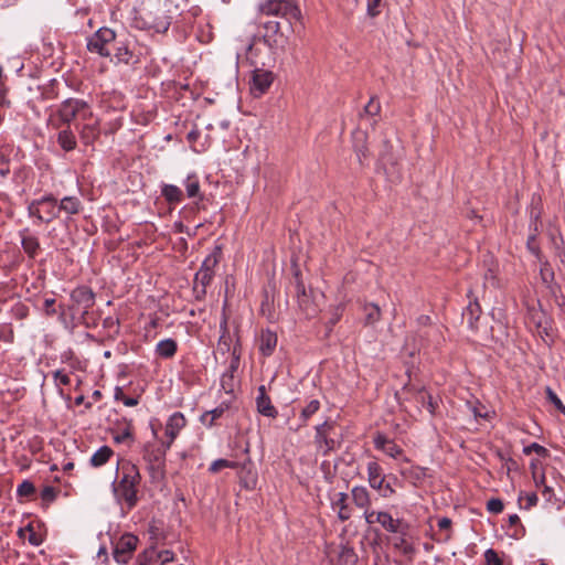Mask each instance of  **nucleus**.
Here are the masks:
<instances>
[{
	"instance_id": "10",
	"label": "nucleus",
	"mask_w": 565,
	"mask_h": 565,
	"mask_svg": "<svg viewBox=\"0 0 565 565\" xmlns=\"http://www.w3.org/2000/svg\"><path fill=\"white\" fill-rule=\"evenodd\" d=\"M141 29L153 31L156 33H166L170 25L172 18L167 14L164 10L158 9L156 12L146 11L140 17Z\"/></svg>"
},
{
	"instance_id": "34",
	"label": "nucleus",
	"mask_w": 565,
	"mask_h": 565,
	"mask_svg": "<svg viewBox=\"0 0 565 565\" xmlns=\"http://www.w3.org/2000/svg\"><path fill=\"white\" fill-rule=\"evenodd\" d=\"M221 254V247L216 246L214 250L205 257L199 271L214 274V268L220 262Z\"/></svg>"
},
{
	"instance_id": "6",
	"label": "nucleus",
	"mask_w": 565,
	"mask_h": 565,
	"mask_svg": "<svg viewBox=\"0 0 565 565\" xmlns=\"http://www.w3.org/2000/svg\"><path fill=\"white\" fill-rule=\"evenodd\" d=\"M116 42V33L110 28H100L87 39V50L103 57L113 56V45Z\"/></svg>"
},
{
	"instance_id": "7",
	"label": "nucleus",
	"mask_w": 565,
	"mask_h": 565,
	"mask_svg": "<svg viewBox=\"0 0 565 565\" xmlns=\"http://www.w3.org/2000/svg\"><path fill=\"white\" fill-rule=\"evenodd\" d=\"M295 291L299 311L303 315L306 319L316 318L321 310L317 297L313 295L312 291H310L309 294L306 291L305 285L300 279V275L298 271L295 274Z\"/></svg>"
},
{
	"instance_id": "27",
	"label": "nucleus",
	"mask_w": 565,
	"mask_h": 565,
	"mask_svg": "<svg viewBox=\"0 0 565 565\" xmlns=\"http://www.w3.org/2000/svg\"><path fill=\"white\" fill-rule=\"evenodd\" d=\"M58 214L64 212L67 215L78 214L82 210V202L77 196H64L60 203H57Z\"/></svg>"
},
{
	"instance_id": "19",
	"label": "nucleus",
	"mask_w": 565,
	"mask_h": 565,
	"mask_svg": "<svg viewBox=\"0 0 565 565\" xmlns=\"http://www.w3.org/2000/svg\"><path fill=\"white\" fill-rule=\"evenodd\" d=\"M332 509L337 512V515L340 521H348L352 515V509L348 503V494L344 492H339L335 494L332 500Z\"/></svg>"
},
{
	"instance_id": "44",
	"label": "nucleus",
	"mask_w": 565,
	"mask_h": 565,
	"mask_svg": "<svg viewBox=\"0 0 565 565\" xmlns=\"http://www.w3.org/2000/svg\"><path fill=\"white\" fill-rule=\"evenodd\" d=\"M114 397H115L116 401L122 402L124 405H126L128 407H132V406H136L138 404V398L126 396L124 391H122V388L119 387V386H117L115 388Z\"/></svg>"
},
{
	"instance_id": "58",
	"label": "nucleus",
	"mask_w": 565,
	"mask_h": 565,
	"mask_svg": "<svg viewBox=\"0 0 565 565\" xmlns=\"http://www.w3.org/2000/svg\"><path fill=\"white\" fill-rule=\"evenodd\" d=\"M380 495L383 498H390L395 493V489L391 486V483H382V490H377Z\"/></svg>"
},
{
	"instance_id": "9",
	"label": "nucleus",
	"mask_w": 565,
	"mask_h": 565,
	"mask_svg": "<svg viewBox=\"0 0 565 565\" xmlns=\"http://www.w3.org/2000/svg\"><path fill=\"white\" fill-rule=\"evenodd\" d=\"M262 12L267 15H281L287 19L289 23L294 20L299 21L301 18L300 9L292 0H267L266 3L262 6Z\"/></svg>"
},
{
	"instance_id": "30",
	"label": "nucleus",
	"mask_w": 565,
	"mask_h": 565,
	"mask_svg": "<svg viewBox=\"0 0 565 565\" xmlns=\"http://www.w3.org/2000/svg\"><path fill=\"white\" fill-rule=\"evenodd\" d=\"M113 455L114 450L109 446H102L93 454L89 462L94 468H99L107 463Z\"/></svg>"
},
{
	"instance_id": "11",
	"label": "nucleus",
	"mask_w": 565,
	"mask_h": 565,
	"mask_svg": "<svg viewBox=\"0 0 565 565\" xmlns=\"http://www.w3.org/2000/svg\"><path fill=\"white\" fill-rule=\"evenodd\" d=\"M138 537L134 534H124L114 546V558L119 564H126L137 547Z\"/></svg>"
},
{
	"instance_id": "16",
	"label": "nucleus",
	"mask_w": 565,
	"mask_h": 565,
	"mask_svg": "<svg viewBox=\"0 0 565 565\" xmlns=\"http://www.w3.org/2000/svg\"><path fill=\"white\" fill-rule=\"evenodd\" d=\"M258 395L256 397V407L259 414L269 418H276L278 411L273 405L270 397L266 392L265 385H260L257 390Z\"/></svg>"
},
{
	"instance_id": "47",
	"label": "nucleus",
	"mask_w": 565,
	"mask_h": 565,
	"mask_svg": "<svg viewBox=\"0 0 565 565\" xmlns=\"http://www.w3.org/2000/svg\"><path fill=\"white\" fill-rule=\"evenodd\" d=\"M394 546L407 555L414 552V548L409 542L405 539V535H401L395 539Z\"/></svg>"
},
{
	"instance_id": "8",
	"label": "nucleus",
	"mask_w": 565,
	"mask_h": 565,
	"mask_svg": "<svg viewBox=\"0 0 565 565\" xmlns=\"http://www.w3.org/2000/svg\"><path fill=\"white\" fill-rule=\"evenodd\" d=\"M364 519L367 524H381L382 527L390 533L406 535L409 529L408 523H406L404 520L394 519L388 512L385 511H365Z\"/></svg>"
},
{
	"instance_id": "29",
	"label": "nucleus",
	"mask_w": 565,
	"mask_h": 565,
	"mask_svg": "<svg viewBox=\"0 0 565 565\" xmlns=\"http://www.w3.org/2000/svg\"><path fill=\"white\" fill-rule=\"evenodd\" d=\"M414 399L417 404H419L422 407L427 408V411L434 415L437 403L434 401L433 396L426 391L425 387H420L415 391L414 393Z\"/></svg>"
},
{
	"instance_id": "20",
	"label": "nucleus",
	"mask_w": 565,
	"mask_h": 565,
	"mask_svg": "<svg viewBox=\"0 0 565 565\" xmlns=\"http://www.w3.org/2000/svg\"><path fill=\"white\" fill-rule=\"evenodd\" d=\"M65 127L61 129L57 134V143L58 146L66 152L73 151L76 146V137L74 131L71 128V124H64Z\"/></svg>"
},
{
	"instance_id": "57",
	"label": "nucleus",
	"mask_w": 565,
	"mask_h": 565,
	"mask_svg": "<svg viewBox=\"0 0 565 565\" xmlns=\"http://www.w3.org/2000/svg\"><path fill=\"white\" fill-rule=\"evenodd\" d=\"M158 557L161 559V565H167L174 559V554L171 551L164 550L159 552Z\"/></svg>"
},
{
	"instance_id": "39",
	"label": "nucleus",
	"mask_w": 565,
	"mask_h": 565,
	"mask_svg": "<svg viewBox=\"0 0 565 565\" xmlns=\"http://www.w3.org/2000/svg\"><path fill=\"white\" fill-rule=\"evenodd\" d=\"M184 185L189 198H196L200 195V182L195 175H189Z\"/></svg>"
},
{
	"instance_id": "23",
	"label": "nucleus",
	"mask_w": 565,
	"mask_h": 565,
	"mask_svg": "<svg viewBox=\"0 0 565 565\" xmlns=\"http://www.w3.org/2000/svg\"><path fill=\"white\" fill-rule=\"evenodd\" d=\"M277 345V334L269 330H263L259 337V351L263 355L269 356L273 354Z\"/></svg>"
},
{
	"instance_id": "5",
	"label": "nucleus",
	"mask_w": 565,
	"mask_h": 565,
	"mask_svg": "<svg viewBox=\"0 0 565 565\" xmlns=\"http://www.w3.org/2000/svg\"><path fill=\"white\" fill-rule=\"evenodd\" d=\"M28 214L39 223H51L60 216L57 199L53 194H46L31 201L28 205Z\"/></svg>"
},
{
	"instance_id": "46",
	"label": "nucleus",
	"mask_w": 565,
	"mask_h": 565,
	"mask_svg": "<svg viewBox=\"0 0 565 565\" xmlns=\"http://www.w3.org/2000/svg\"><path fill=\"white\" fill-rule=\"evenodd\" d=\"M35 492V487L34 484L29 481V480H24L22 481L18 488H17V495L18 497H30L32 494H34Z\"/></svg>"
},
{
	"instance_id": "15",
	"label": "nucleus",
	"mask_w": 565,
	"mask_h": 565,
	"mask_svg": "<svg viewBox=\"0 0 565 565\" xmlns=\"http://www.w3.org/2000/svg\"><path fill=\"white\" fill-rule=\"evenodd\" d=\"M71 299L77 306H79L84 312H88L95 305V294L87 286H79L71 292Z\"/></svg>"
},
{
	"instance_id": "37",
	"label": "nucleus",
	"mask_w": 565,
	"mask_h": 565,
	"mask_svg": "<svg viewBox=\"0 0 565 565\" xmlns=\"http://www.w3.org/2000/svg\"><path fill=\"white\" fill-rule=\"evenodd\" d=\"M320 409V402L318 399H311L300 412V419L302 425H307L308 420Z\"/></svg>"
},
{
	"instance_id": "3",
	"label": "nucleus",
	"mask_w": 565,
	"mask_h": 565,
	"mask_svg": "<svg viewBox=\"0 0 565 565\" xmlns=\"http://www.w3.org/2000/svg\"><path fill=\"white\" fill-rule=\"evenodd\" d=\"M170 448L163 444H147L143 450V459L147 462V470L151 482L158 483L166 478V454Z\"/></svg>"
},
{
	"instance_id": "43",
	"label": "nucleus",
	"mask_w": 565,
	"mask_h": 565,
	"mask_svg": "<svg viewBox=\"0 0 565 565\" xmlns=\"http://www.w3.org/2000/svg\"><path fill=\"white\" fill-rule=\"evenodd\" d=\"M545 394H546V399L550 403H552L555 406V408L565 416V405L559 399L557 394L548 386L545 390Z\"/></svg>"
},
{
	"instance_id": "54",
	"label": "nucleus",
	"mask_w": 565,
	"mask_h": 565,
	"mask_svg": "<svg viewBox=\"0 0 565 565\" xmlns=\"http://www.w3.org/2000/svg\"><path fill=\"white\" fill-rule=\"evenodd\" d=\"M382 0H367V14L371 18H375L380 14V7Z\"/></svg>"
},
{
	"instance_id": "28",
	"label": "nucleus",
	"mask_w": 565,
	"mask_h": 565,
	"mask_svg": "<svg viewBox=\"0 0 565 565\" xmlns=\"http://www.w3.org/2000/svg\"><path fill=\"white\" fill-rule=\"evenodd\" d=\"M402 477L409 480L413 483H417L424 480L426 477V469L416 465L409 467L401 466L398 469Z\"/></svg>"
},
{
	"instance_id": "1",
	"label": "nucleus",
	"mask_w": 565,
	"mask_h": 565,
	"mask_svg": "<svg viewBox=\"0 0 565 565\" xmlns=\"http://www.w3.org/2000/svg\"><path fill=\"white\" fill-rule=\"evenodd\" d=\"M56 115L62 124H71L74 120L75 129L84 146H93L100 136V119L94 115L87 102L79 98L63 100Z\"/></svg>"
},
{
	"instance_id": "41",
	"label": "nucleus",
	"mask_w": 565,
	"mask_h": 565,
	"mask_svg": "<svg viewBox=\"0 0 565 565\" xmlns=\"http://www.w3.org/2000/svg\"><path fill=\"white\" fill-rule=\"evenodd\" d=\"M238 466H239V463L236 461H230L226 459H216L211 463L209 471L212 473H216L224 468L237 469Z\"/></svg>"
},
{
	"instance_id": "2",
	"label": "nucleus",
	"mask_w": 565,
	"mask_h": 565,
	"mask_svg": "<svg viewBox=\"0 0 565 565\" xmlns=\"http://www.w3.org/2000/svg\"><path fill=\"white\" fill-rule=\"evenodd\" d=\"M141 475L136 465L126 459L117 460V475L111 483L115 501L127 511L136 508Z\"/></svg>"
},
{
	"instance_id": "17",
	"label": "nucleus",
	"mask_w": 565,
	"mask_h": 565,
	"mask_svg": "<svg viewBox=\"0 0 565 565\" xmlns=\"http://www.w3.org/2000/svg\"><path fill=\"white\" fill-rule=\"evenodd\" d=\"M367 481L372 489L382 490V483L385 482V476L380 463L375 460L369 461L366 466Z\"/></svg>"
},
{
	"instance_id": "26",
	"label": "nucleus",
	"mask_w": 565,
	"mask_h": 565,
	"mask_svg": "<svg viewBox=\"0 0 565 565\" xmlns=\"http://www.w3.org/2000/svg\"><path fill=\"white\" fill-rule=\"evenodd\" d=\"M20 236L23 250L28 254L29 257L34 258L40 249L38 237L30 234L29 230H23L20 233Z\"/></svg>"
},
{
	"instance_id": "56",
	"label": "nucleus",
	"mask_w": 565,
	"mask_h": 565,
	"mask_svg": "<svg viewBox=\"0 0 565 565\" xmlns=\"http://www.w3.org/2000/svg\"><path fill=\"white\" fill-rule=\"evenodd\" d=\"M396 166L397 164L395 162H392L391 163V168H390L386 162L384 163L386 173L388 175H391V178L393 180H399L401 179V173H399L398 169H396Z\"/></svg>"
},
{
	"instance_id": "49",
	"label": "nucleus",
	"mask_w": 565,
	"mask_h": 565,
	"mask_svg": "<svg viewBox=\"0 0 565 565\" xmlns=\"http://www.w3.org/2000/svg\"><path fill=\"white\" fill-rule=\"evenodd\" d=\"M486 565H503L499 554L493 548H488L484 552Z\"/></svg>"
},
{
	"instance_id": "25",
	"label": "nucleus",
	"mask_w": 565,
	"mask_h": 565,
	"mask_svg": "<svg viewBox=\"0 0 565 565\" xmlns=\"http://www.w3.org/2000/svg\"><path fill=\"white\" fill-rule=\"evenodd\" d=\"M178 351V343L174 339L168 338L159 341L156 345L154 353L161 359H172Z\"/></svg>"
},
{
	"instance_id": "48",
	"label": "nucleus",
	"mask_w": 565,
	"mask_h": 565,
	"mask_svg": "<svg viewBox=\"0 0 565 565\" xmlns=\"http://www.w3.org/2000/svg\"><path fill=\"white\" fill-rule=\"evenodd\" d=\"M57 493L58 491L54 487L46 486L41 491V498L46 504H50L56 499Z\"/></svg>"
},
{
	"instance_id": "14",
	"label": "nucleus",
	"mask_w": 565,
	"mask_h": 565,
	"mask_svg": "<svg viewBox=\"0 0 565 565\" xmlns=\"http://www.w3.org/2000/svg\"><path fill=\"white\" fill-rule=\"evenodd\" d=\"M467 296L470 301L462 312V318L467 321L468 327L471 330H476L478 328L477 323L481 317L482 309L471 289L468 291Z\"/></svg>"
},
{
	"instance_id": "63",
	"label": "nucleus",
	"mask_w": 565,
	"mask_h": 565,
	"mask_svg": "<svg viewBox=\"0 0 565 565\" xmlns=\"http://www.w3.org/2000/svg\"><path fill=\"white\" fill-rule=\"evenodd\" d=\"M28 530L31 532L30 536H29V543L34 545V546H39L41 544V540L39 539V536L33 532V529L31 527V525L28 526Z\"/></svg>"
},
{
	"instance_id": "13",
	"label": "nucleus",
	"mask_w": 565,
	"mask_h": 565,
	"mask_svg": "<svg viewBox=\"0 0 565 565\" xmlns=\"http://www.w3.org/2000/svg\"><path fill=\"white\" fill-rule=\"evenodd\" d=\"M186 419L184 415L181 412L173 413L167 420L166 424V437L167 440L162 441L166 446V448H170L174 441V439L178 437L180 431L185 427Z\"/></svg>"
},
{
	"instance_id": "53",
	"label": "nucleus",
	"mask_w": 565,
	"mask_h": 565,
	"mask_svg": "<svg viewBox=\"0 0 565 565\" xmlns=\"http://www.w3.org/2000/svg\"><path fill=\"white\" fill-rule=\"evenodd\" d=\"M335 423L331 419L324 420L315 427L316 433L331 434L334 429Z\"/></svg>"
},
{
	"instance_id": "21",
	"label": "nucleus",
	"mask_w": 565,
	"mask_h": 565,
	"mask_svg": "<svg viewBox=\"0 0 565 565\" xmlns=\"http://www.w3.org/2000/svg\"><path fill=\"white\" fill-rule=\"evenodd\" d=\"M214 274L198 271L194 276L193 292L198 300L206 295V288L212 282Z\"/></svg>"
},
{
	"instance_id": "60",
	"label": "nucleus",
	"mask_w": 565,
	"mask_h": 565,
	"mask_svg": "<svg viewBox=\"0 0 565 565\" xmlns=\"http://www.w3.org/2000/svg\"><path fill=\"white\" fill-rule=\"evenodd\" d=\"M524 499L526 501L525 509H530L537 503V495L534 492L525 493Z\"/></svg>"
},
{
	"instance_id": "22",
	"label": "nucleus",
	"mask_w": 565,
	"mask_h": 565,
	"mask_svg": "<svg viewBox=\"0 0 565 565\" xmlns=\"http://www.w3.org/2000/svg\"><path fill=\"white\" fill-rule=\"evenodd\" d=\"M113 55L118 63L129 64L137 62V58H135V55L130 50L129 45L121 41L116 40V42L114 43Z\"/></svg>"
},
{
	"instance_id": "31",
	"label": "nucleus",
	"mask_w": 565,
	"mask_h": 565,
	"mask_svg": "<svg viewBox=\"0 0 565 565\" xmlns=\"http://www.w3.org/2000/svg\"><path fill=\"white\" fill-rule=\"evenodd\" d=\"M227 409H228V405L225 403H222L214 409L205 412L201 416V423L207 427H212L215 425V422L218 418H221Z\"/></svg>"
},
{
	"instance_id": "52",
	"label": "nucleus",
	"mask_w": 565,
	"mask_h": 565,
	"mask_svg": "<svg viewBox=\"0 0 565 565\" xmlns=\"http://www.w3.org/2000/svg\"><path fill=\"white\" fill-rule=\"evenodd\" d=\"M503 502L498 498H492L487 502V510L490 513L499 514L503 511Z\"/></svg>"
},
{
	"instance_id": "35",
	"label": "nucleus",
	"mask_w": 565,
	"mask_h": 565,
	"mask_svg": "<svg viewBox=\"0 0 565 565\" xmlns=\"http://www.w3.org/2000/svg\"><path fill=\"white\" fill-rule=\"evenodd\" d=\"M508 534L513 539H521L525 534V529L521 524V520L518 514H511L509 516Z\"/></svg>"
},
{
	"instance_id": "51",
	"label": "nucleus",
	"mask_w": 565,
	"mask_h": 565,
	"mask_svg": "<svg viewBox=\"0 0 565 565\" xmlns=\"http://www.w3.org/2000/svg\"><path fill=\"white\" fill-rule=\"evenodd\" d=\"M523 452L525 455H530L531 452H535L539 456L546 457L548 455V451L545 447L541 446L537 443H532L531 445L523 448Z\"/></svg>"
},
{
	"instance_id": "32",
	"label": "nucleus",
	"mask_w": 565,
	"mask_h": 565,
	"mask_svg": "<svg viewBox=\"0 0 565 565\" xmlns=\"http://www.w3.org/2000/svg\"><path fill=\"white\" fill-rule=\"evenodd\" d=\"M161 195L169 204H179L183 200L181 189L173 184H163Z\"/></svg>"
},
{
	"instance_id": "33",
	"label": "nucleus",
	"mask_w": 565,
	"mask_h": 565,
	"mask_svg": "<svg viewBox=\"0 0 565 565\" xmlns=\"http://www.w3.org/2000/svg\"><path fill=\"white\" fill-rule=\"evenodd\" d=\"M354 152L358 157V160L361 164H363L369 159V148L365 143V135L360 132L354 137Z\"/></svg>"
},
{
	"instance_id": "4",
	"label": "nucleus",
	"mask_w": 565,
	"mask_h": 565,
	"mask_svg": "<svg viewBox=\"0 0 565 565\" xmlns=\"http://www.w3.org/2000/svg\"><path fill=\"white\" fill-rule=\"evenodd\" d=\"M256 49L253 43H249L246 47V60L252 66H255L250 81V92L253 96L260 97L264 95L274 82V74L268 70H264L257 66L255 61Z\"/></svg>"
},
{
	"instance_id": "36",
	"label": "nucleus",
	"mask_w": 565,
	"mask_h": 565,
	"mask_svg": "<svg viewBox=\"0 0 565 565\" xmlns=\"http://www.w3.org/2000/svg\"><path fill=\"white\" fill-rule=\"evenodd\" d=\"M238 468H241V473L245 472L244 476H241L243 487L246 489H254L257 483V475L247 468L246 463L239 465Z\"/></svg>"
},
{
	"instance_id": "18",
	"label": "nucleus",
	"mask_w": 565,
	"mask_h": 565,
	"mask_svg": "<svg viewBox=\"0 0 565 565\" xmlns=\"http://www.w3.org/2000/svg\"><path fill=\"white\" fill-rule=\"evenodd\" d=\"M331 434L316 433L315 444L318 452L322 456H328L331 451L340 447L341 443L333 439Z\"/></svg>"
},
{
	"instance_id": "12",
	"label": "nucleus",
	"mask_w": 565,
	"mask_h": 565,
	"mask_svg": "<svg viewBox=\"0 0 565 565\" xmlns=\"http://www.w3.org/2000/svg\"><path fill=\"white\" fill-rule=\"evenodd\" d=\"M374 447L383 451L385 455L398 459L402 458L404 463H409L407 457H403V449L392 439L387 438L384 434L377 433L373 438Z\"/></svg>"
},
{
	"instance_id": "50",
	"label": "nucleus",
	"mask_w": 565,
	"mask_h": 565,
	"mask_svg": "<svg viewBox=\"0 0 565 565\" xmlns=\"http://www.w3.org/2000/svg\"><path fill=\"white\" fill-rule=\"evenodd\" d=\"M381 111V104L375 97H371L364 107V113L370 116H376Z\"/></svg>"
},
{
	"instance_id": "38",
	"label": "nucleus",
	"mask_w": 565,
	"mask_h": 565,
	"mask_svg": "<svg viewBox=\"0 0 565 565\" xmlns=\"http://www.w3.org/2000/svg\"><path fill=\"white\" fill-rule=\"evenodd\" d=\"M365 311V323L373 324L381 319L380 307L375 303H370L364 307Z\"/></svg>"
},
{
	"instance_id": "24",
	"label": "nucleus",
	"mask_w": 565,
	"mask_h": 565,
	"mask_svg": "<svg viewBox=\"0 0 565 565\" xmlns=\"http://www.w3.org/2000/svg\"><path fill=\"white\" fill-rule=\"evenodd\" d=\"M352 500L356 508L365 511H371V497L367 489L363 486H355L351 490Z\"/></svg>"
},
{
	"instance_id": "59",
	"label": "nucleus",
	"mask_w": 565,
	"mask_h": 565,
	"mask_svg": "<svg viewBox=\"0 0 565 565\" xmlns=\"http://www.w3.org/2000/svg\"><path fill=\"white\" fill-rule=\"evenodd\" d=\"M54 305H55V299L54 298H46L44 300V311L47 316H53L55 315V309H54Z\"/></svg>"
},
{
	"instance_id": "61",
	"label": "nucleus",
	"mask_w": 565,
	"mask_h": 565,
	"mask_svg": "<svg viewBox=\"0 0 565 565\" xmlns=\"http://www.w3.org/2000/svg\"><path fill=\"white\" fill-rule=\"evenodd\" d=\"M542 495L546 502H552L553 498H554V490L551 487L544 484V488L542 490Z\"/></svg>"
},
{
	"instance_id": "62",
	"label": "nucleus",
	"mask_w": 565,
	"mask_h": 565,
	"mask_svg": "<svg viewBox=\"0 0 565 565\" xmlns=\"http://www.w3.org/2000/svg\"><path fill=\"white\" fill-rule=\"evenodd\" d=\"M437 525H438L439 530L447 531L451 526V520L449 518H441L438 520Z\"/></svg>"
},
{
	"instance_id": "45",
	"label": "nucleus",
	"mask_w": 565,
	"mask_h": 565,
	"mask_svg": "<svg viewBox=\"0 0 565 565\" xmlns=\"http://www.w3.org/2000/svg\"><path fill=\"white\" fill-rule=\"evenodd\" d=\"M526 247L529 249V252L534 255L539 260L542 259V252H541V248H540V245L537 243V239H536V235L535 234H531L529 237H527V241H526Z\"/></svg>"
},
{
	"instance_id": "42",
	"label": "nucleus",
	"mask_w": 565,
	"mask_h": 565,
	"mask_svg": "<svg viewBox=\"0 0 565 565\" xmlns=\"http://www.w3.org/2000/svg\"><path fill=\"white\" fill-rule=\"evenodd\" d=\"M220 329H221L222 333H221V337L218 340V344L224 345L226 348V350H228L231 338H230V332H228V328H227V317L225 315H223V318L221 320Z\"/></svg>"
},
{
	"instance_id": "40",
	"label": "nucleus",
	"mask_w": 565,
	"mask_h": 565,
	"mask_svg": "<svg viewBox=\"0 0 565 565\" xmlns=\"http://www.w3.org/2000/svg\"><path fill=\"white\" fill-rule=\"evenodd\" d=\"M551 241L555 248V254L562 262H565V246H564V239L559 232H557V235L551 233Z\"/></svg>"
},
{
	"instance_id": "55",
	"label": "nucleus",
	"mask_w": 565,
	"mask_h": 565,
	"mask_svg": "<svg viewBox=\"0 0 565 565\" xmlns=\"http://www.w3.org/2000/svg\"><path fill=\"white\" fill-rule=\"evenodd\" d=\"M53 379L58 385H70L71 379L67 374L63 373L61 370H56L53 372Z\"/></svg>"
},
{
	"instance_id": "64",
	"label": "nucleus",
	"mask_w": 565,
	"mask_h": 565,
	"mask_svg": "<svg viewBox=\"0 0 565 565\" xmlns=\"http://www.w3.org/2000/svg\"><path fill=\"white\" fill-rule=\"evenodd\" d=\"M15 315L20 319H23L28 315V309L25 307L21 306V307L17 308Z\"/></svg>"
}]
</instances>
